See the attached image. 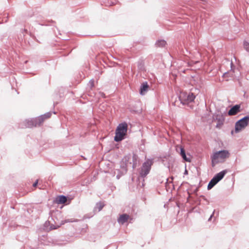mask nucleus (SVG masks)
<instances>
[{
  "label": "nucleus",
  "instance_id": "26",
  "mask_svg": "<svg viewBox=\"0 0 249 249\" xmlns=\"http://www.w3.org/2000/svg\"><path fill=\"white\" fill-rule=\"evenodd\" d=\"M117 171H118V174L116 176L117 179H119L121 178V177L124 175L122 174V172H120V171H119V170L117 169Z\"/></svg>",
  "mask_w": 249,
  "mask_h": 249
},
{
  "label": "nucleus",
  "instance_id": "32",
  "mask_svg": "<svg viewBox=\"0 0 249 249\" xmlns=\"http://www.w3.org/2000/svg\"><path fill=\"white\" fill-rule=\"evenodd\" d=\"M167 204H165L164 205V208H166V207H167Z\"/></svg>",
  "mask_w": 249,
  "mask_h": 249
},
{
  "label": "nucleus",
  "instance_id": "10",
  "mask_svg": "<svg viewBox=\"0 0 249 249\" xmlns=\"http://www.w3.org/2000/svg\"><path fill=\"white\" fill-rule=\"evenodd\" d=\"M176 150L178 152L180 151V154L182 158L186 161H191V160L186 157L185 152L183 148L181 146H177L176 147Z\"/></svg>",
  "mask_w": 249,
  "mask_h": 249
},
{
  "label": "nucleus",
  "instance_id": "4",
  "mask_svg": "<svg viewBox=\"0 0 249 249\" xmlns=\"http://www.w3.org/2000/svg\"><path fill=\"white\" fill-rule=\"evenodd\" d=\"M131 155L129 154L125 156L120 162V166L119 171L122 172V174H125L127 172V167L129 166V161L131 160Z\"/></svg>",
  "mask_w": 249,
  "mask_h": 249
},
{
  "label": "nucleus",
  "instance_id": "7",
  "mask_svg": "<svg viewBox=\"0 0 249 249\" xmlns=\"http://www.w3.org/2000/svg\"><path fill=\"white\" fill-rule=\"evenodd\" d=\"M249 122V117L246 116L242 119L239 120L235 124V131L238 132L244 129L248 125Z\"/></svg>",
  "mask_w": 249,
  "mask_h": 249
},
{
  "label": "nucleus",
  "instance_id": "13",
  "mask_svg": "<svg viewBox=\"0 0 249 249\" xmlns=\"http://www.w3.org/2000/svg\"><path fill=\"white\" fill-rule=\"evenodd\" d=\"M240 106L236 105L233 106L228 112V115L230 116L235 115L240 112Z\"/></svg>",
  "mask_w": 249,
  "mask_h": 249
},
{
  "label": "nucleus",
  "instance_id": "23",
  "mask_svg": "<svg viewBox=\"0 0 249 249\" xmlns=\"http://www.w3.org/2000/svg\"><path fill=\"white\" fill-rule=\"evenodd\" d=\"M169 178H167V181L166 182V184H165V189L166 190V191L167 192H169V190L170 189V186H169V183L171 182L170 181H169Z\"/></svg>",
  "mask_w": 249,
  "mask_h": 249
},
{
  "label": "nucleus",
  "instance_id": "11",
  "mask_svg": "<svg viewBox=\"0 0 249 249\" xmlns=\"http://www.w3.org/2000/svg\"><path fill=\"white\" fill-rule=\"evenodd\" d=\"M130 218L129 215L126 213H124L120 215V217L118 218V222L122 225L124 224L127 222Z\"/></svg>",
  "mask_w": 249,
  "mask_h": 249
},
{
  "label": "nucleus",
  "instance_id": "9",
  "mask_svg": "<svg viewBox=\"0 0 249 249\" xmlns=\"http://www.w3.org/2000/svg\"><path fill=\"white\" fill-rule=\"evenodd\" d=\"M139 161L138 156L136 154L133 153V155H131V160L129 161V164H132V168L135 169L137 167Z\"/></svg>",
  "mask_w": 249,
  "mask_h": 249
},
{
  "label": "nucleus",
  "instance_id": "12",
  "mask_svg": "<svg viewBox=\"0 0 249 249\" xmlns=\"http://www.w3.org/2000/svg\"><path fill=\"white\" fill-rule=\"evenodd\" d=\"M171 157L170 155H168L166 156H164L161 158V161L162 163L166 166L170 171V161H171Z\"/></svg>",
  "mask_w": 249,
  "mask_h": 249
},
{
  "label": "nucleus",
  "instance_id": "31",
  "mask_svg": "<svg viewBox=\"0 0 249 249\" xmlns=\"http://www.w3.org/2000/svg\"><path fill=\"white\" fill-rule=\"evenodd\" d=\"M114 4L113 2H111L110 3H109V4H107V6H111V5H113Z\"/></svg>",
  "mask_w": 249,
  "mask_h": 249
},
{
  "label": "nucleus",
  "instance_id": "29",
  "mask_svg": "<svg viewBox=\"0 0 249 249\" xmlns=\"http://www.w3.org/2000/svg\"><path fill=\"white\" fill-rule=\"evenodd\" d=\"M59 226H53V225H52L50 227V230H54V229H56L58 227H59Z\"/></svg>",
  "mask_w": 249,
  "mask_h": 249
},
{
  "label": "nucleus",
  "instance_id": "30",
  "mask_svg": "<svg viewBox=\"0 0 249 249\" xmlns=\"http://www.w3.org/2000/svg\"><path fill=\"white\" fill-rule=\"evenodd\" d=\"M38 183V180H36L33 184V187H36Z\"/></svg>",
  "mask_w": 249,
  "mask_h": 249
},
{
  "label": "nucleus",
  "instance_id": "1",
  "mask_svg": "<svg viewBox=\"0 0 249 249\" xmlns=\"http://www.w3.org/2000/svg\"><path fill=\"white\" fill-rule=\"evenodd\" d=\"M127 124L126 122H123L120 124L115 131V136L114 141L119 142L124 139L127 131Z\"/></svg>",
  "mask_w": 249,
  "mask_h": 249
},
{
  "label": "nucleus",
  "instance_id": "19",
  "mask_svg": "<svg viewBox=\"0 0 249 249\" xmlns=\"http://www.w3.org/2000/svg\"><path fill=\"white\" fill-rule=\"evenodd\" d=\"M51 115H52V112H47L46 113H45L43 115H40V118L43 119V122H44V121L45 119L49 118L51 116Z\"/></svg>",
  "mask_w": 249,
  "mask_h": 249
},
{
  "label": "nucleus",
  "instance_id": "22",
  "mask_svg": "<svg viewBox=\"0 0 249 249\" xmlns=\"http://www.w3.org/2000/svg\"><path fill=\"white\" fill-rule=\"evenodd\" d=\"M9 17H0V24L4 22H6L8 21Z\"/></svg>",
  "mask_w": 249,
  "mask_h": 249
},
{
  "label": "nucleus",
  "instance_id": "6",
  "mask_svg": "<svg viewBox=\"0 0 249 249\" xmlns=\"http://www.w3.org/2000/svg\"><path fill=\"white\" fill-rule=\"evenodd\" d=\"M227 172V170H225L217 174L209 183L207 187L208 189H211L218 181L223 178Z\"/></svg>",
  "mask_w": 249,
  "mask_h": 249
},
{
  "label": "nucleus",
  "instance_id": "2",
  "mask_svg": "<svg viewBox=\"0 0 249 249\" xmlns=\"http://www.w3.org/2000/svg\"><path fill=\"white\" fill-rule=\"evenodd\" d=\"M230 156V153L227 150H222L217 152L213 155L212 159V166H214L215 164L225 161V159Z\"/></svg>",
  "mask_w": 249,
  "mask_h": 249
},
{
  "label": "nucleus",
  "instance_id": "17",
  "mask_svg": "<svg viewBox=\"0 0 249 249\" xmlns=\"http://www.w3.org/2000/svg\"><path fill=\"white\" fill-rule=\"evenodd\" d=\"M167 44V43L165 40L159 39L155 42V45L157 48H162L164 47Z\"/></svg>",
  "mask_w": 249,
  "mask_h": 249
},
{
  "label": "nucleus",
  "instance_id": "21",
  "mask_svg": "<svg viewBox=\"0 0 249 249\" xmlns=\"http://www.w3.org/2000/svg\"><path fill=\"white\" fill-rule=\"evenodd\" d=\"M95 213H94V212L93 211V213H88L85 215H84L83 217V219H89L92 217Z\"/></svg>",
  "mask_w": 249,
  "mask_h": 249
},
{
  "label": "nucleus",
  "instance_id": "24",
  "mask_svg": "<svg viewBox=\"0 0 249 249\" xmlns=\"http://www.w3.org/2000/svg\"><path fill=\"white\" fill-rule=\"evenodd\" d=\"M79 221L78 219H74V218H71V219H68L65 220V223H68V222H76Z\"/></svg>",
  "mask_w": 249,
  "mask_h": 249
},
{
  "label": "nucleus",
  "instance_id": "14",
  "mask_svg": "<svg viewBox=\"0 0 249 249\" xmlns=\"http://www.w3.org/2000/svg\"><path fill=\"white\" fill-rule=\"evenodd\" d=\"M68 197L64 195L58 196L55 198V201L57 204H64L67 202Z\"/></svg>",
  "mask_w": 249,
  "mask_h": 249
},
{
  "label": "nucleus",
  "instance_id": "3",
  "mask_svg": "<svg viewBox=\"0 0 249 249\" xmlns=\"http://www.w3.org/2000/svg\"><path fill=\"white\" fill-rule=\"evenodd\" d=\"M195 96L193 93H187L184 91H181L179 95V98L183 104H188L194 101Z\"/></svg>",
  "mask_w": 249,
  "mask_h": 249
},
{
  "label": "nucleus",
  "instance_id": "5",
  "mask_svg": "<svg viewBox=\"0 0 249 249\" xmlns=\"http://www.w3.org/2000/svg\"><path fill=\"white\" fill-rule=\"evenodd\" d=\"M152 163V160L148 159L142 164L141 170L140 171V175L141 177L144 178L149 174Z\"/></svg>",
  "mask_w": 249,
  "mask_h": 249
},
{
  "label": "nucleus",
  "instance_id": "34",
  "mask_svg": "<svg viewBox=\"0 0 249 249\" xmlns=\"http://www.w3.org/2000/svg\"><path fill=\"white\" fill-rule=\"evenodd\" d=\"M212 215H211V217H210L209 220L212 218Z\"/></svg>",
  "mask_w": 249,
  "mask_h": 249
},
{
  "label": "nucleus",
  "instance_id": "27",
  "mask_svg": "<svg viewBox=\"0 0 249 249\" xmlns=\"http://www.w3.org/2000/svg\"><path fill=\"white\" fill-rule=\"evenodd\" d=\"M138 68L141 71L144 70V65L143 64H142V63L139 64Z\"/></svg>",
  "mask_w": 249,
  "mask_h": 249
},
{
  "label": "nucleus",
  "instance_id": "16",
  "mask_svg": "<svg viewBox=\"0 0 249 249\" xmlns=\"http://www.w3.org/2000/svg\"><path fill=\"white\" fill-rule=\"evenodd\" d=\"M105 204L102 202H99L96 203V205L93 209V212L94 213H96L97 212H99L102 210L103 208L104 207Z\"/></svg>",
  "mask_w": 249,
  "mask_h": 249
},
{
  "label": "nucleus",
  "instance_id": "8",
  "mask_svg": "<svg viewBox=\"0 0 249 249\" xmlns=\"http://www.w3.org/2000/svg\"><path fill=\"white\" fill-rule=\"evenodd\" d=\"M215 120L217 122L216 127L220 128L223 125L225 121L224 116L221 114H217L215 117Z\"/></svg>",
  "mask_w": 249,
  "mask_h": 249
},
{
  "label": "nucleus",
  "instance_id": "18",
  "mask_svg": "<svg viewBox=\"0 0 249 249\" xmlns=\"http://www.w3.org/2000/svg\"><path fill=\"white\" fill-rule=\"evenodd\" d=\"M34 124L35 126H40L43 122V119L40 118V116L37 118H33Z\"/></svg>",
  "mask_w": 249,
  "mask_h": 249
},
{
  "label": "nucleus",
  "instance_id": "20",
  "mask_svg": "<svg viewBox=\"0 0 249 249\" xmlns=\"http://www.w3.org/2000/svg\"><path fill=\"white\" fill-rule=\"evenodd\" d=\"M26 127H32L33 126H35L34 124V122L33 121V119H31L30 120H27L26 121Z\"/></svg>",
  "mask_w": 249,
  "mask_h": 249
},
{
  "label": "nucleus",
  "instance_id": "33",
  "mask_svg": "<svg viewBox=\"0 0 249 249\" xmlns=\"http://www.w3.org/2000/svg\"><path fill=\"white\" fill-rule=\"evenodd\" d=\"M171 201V197L169 199V201Z\"/></svg>",
  "mask_w": 249,
  "mask_h": 249
},
{
  "label": "nucleus",
  "instance_id": "28",
  "mask_svg": "<svg viewBox=\"0 0 249 249\" xmlns=\"http://www.w3.org/2000/svg\"><path fill=\"white\" fill-rule=\"evenodd\" d=\"M89 85L90 86L91 88L94 87V81L93 79H91L89 82Z\"/></svg>",
  "mask_w": 249,
  "mask_h": 249
},
{
  "label": "nucleus",
  "instance_id": "25",
  "mask_svg": "<svg viewBox=\"0 0 249 249\" xmlns=\"http://www.w3.org/2000/svg\"><path fill=\"white\" fill-rule=\"evenodd\" d=\"M243 45L245 49H246L247 51H249V43L247 41H244Z\"/></svg>",
  "mask_w": 249,
  "mask_h": 249
},
{
  "label": "nucleus",
  "instance_id": "15",
  "mask_svg": "<svg viewBox=\"0 0 249 249\" xmlns=\"http://www.w3.org/2000/svg\"><path fill=\"white\" fill-rule=\"evenodd\" d=\"M149 86L146 82L142 83L140 87V93L141 95H144L145 92L148 90Z\"/></svg>",
  "mask_w": 249,
  "mask_h": 249
}]
</instances>
